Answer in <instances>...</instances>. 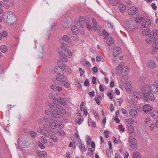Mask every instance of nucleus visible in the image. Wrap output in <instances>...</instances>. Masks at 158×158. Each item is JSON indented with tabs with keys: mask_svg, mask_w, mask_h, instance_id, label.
Masks as SVG:
<instances>
[{
	"mask_svg": "<svg viewBox=\"0 0 158 158\" xmlns=\"http://www.w3.org/2000/svg\"><path fill=\"white\" fill-rule=\"evenodd\" d=\"M66 111L65 109L60 106H58L56 110L52 112V114L53 116L56 118H60L61 114H65Z\"/></svg>",
	"mask_w": 158,
	"mask_h": 158,
	"instance_id": "1",
	"label": "nucleus"
},
{
	"mask_svg": "<svg viewBox=\"0 0 158 158\" xmlns=\"http://www.w3.org/2000/svg\"><path fill=\"white\" fill-rule=\"evenodd\" d=\"M117 70L120 71V74L122 77H124L125 78L126 81L127 79L126 76L129 73V69L127 67L123 68L121 64H119L117 67Z\"/></svg>",
	"mask_w": 158,
	"mask_h": 158,
	"instance_id": "2",
	"label": "nucleus"
},
{
	"mask_svg": "<svg viewBox=\"0 0 158 158\" xmlns=\"http://www.w3.org/2000/svg\"><path fill=\"white\" fill-rule=\"evenodd\" d=\"M56 79L61 82L60 85H61L66 88L69 87V84L66 81L67 78L64 76L63 75H59L56 77Z\"/></svg>",
	"mask_w": 158,
	"mask_h": 158,
	"instance_id": "3",
	"label": "nucleus"
},
{
	"mask_svg": "<svg viewBox=\"0 0 158 158\" xmlns=\"http://www.w3.org/2000/svg\"><path fill=\"white\" fill-rule=\"evenodd\" d=\"M16 19L15 16L13 14H8L7 16L6 22L10 25L13 24L16 21Z\"/></svg>",
	"mask_w": 158,
	"mask_h": 158,
	"instance_id": "4",
	"label": "nucleus"
},
{
	"mask_svg": "<svg viewBox=\"0 0 158 158\" xmlns=\"http://www.w3.org/2000/svg\"><path fill=\"white\" fill-rule=\"evenodd\" d=\"M142 94L144 96L143 100L146 102L148 101V98L151 101L154 100V97L153 93H150L149 92H148L147 94L145 93H143Z\"/></svg>",
	"mask_w": 158,
	"mask_h": 158,
	"instance_id": "5",
	"label": "nucleus"
},
{
	"mask_svg": "<svg viewBox=\"0 0 158 158\" xmlns=\"http://www.w3.org/2000/svg\"><path fill=\"white\" fill-rule=\"evenodd\" d=\"M129 142L130 146L132 148H137V141L134 137L130 136L129 138Z\"/></svg>",
	"mask_w": 158,
	"mask_h": 158,
	"instance_id": "6",
	"label": "nucleus"
},
{
	"mask_svg": "<svg viewBox=\"0 0 158 158\" xmlns=\"http://www.w3.org/2000/svg\"><path fill=\"white\" fill-rule=\"evenodd\" d=\"M36 130L39 133L46 136L48 137L50 136V133L47 130H44L42 128L40 127H37Z\"/></svg>",
	"mask_w": 158,
	"mask_h": 158,
	"instance_id": "7",
	"label": "nucleus"
},
{
	"mask_svg": "<svg viewBox=\"0 0 158 158\" xmlns=\"http://www.w3.org/2000/svg\"><path fill=\"white\" fill-rule=\"evenodd\" d=\"M59 99V100L56 98H54L52 99L54 102L56 103L59 104L63 105H65L66 102L64 99L62 97H60Z\"/></svg>",
	"mask_w": 158,
	"mask_h": 158,
	"instance_id": "8",
	"label": "nucleus"
},
{
	"mask_svg": "<svg viewBox=\"0 0 158 158\" xmlns=\"http://www.w3.org/2000/svg\"><path fill=\"white\" fill-rule=\"evenodd\" d=\"M138 11V9L134 6H132L128 10V14L130 15H133Z\"/></svg>",
	"mask_w": 158,
	"mask_h": 158,
	"instance_id": "9",
	"label": "nucleus"
},
{
	"mask_svg": "<svg viewBox=\"0 0 158 158\" xmlns=\"http://www.w3.org/2000/svg\"><path fill=\"white\" fill-rule=\"evenodd\" d=\"M150 93H156L158 91V86L155 84L151 85L149 87Z\"/></svg>",
	"mask_w": 158,
	"mask_h": 158,
	"instance_id": "10",
	"label": "nucleus"
},
{
	"mask_svg": "<svg viewBox=\"0 0 158 158\" xmlns=\"http://www.w3.org/2000/svg\"><path fill=\"white\" fill-rule=\"evenodd\" d=\"M62 40L69 44V46H73V43L71 41V39L67 35H64L62 37Z\"/></svg>",
	"mask_w": 158,
	"mask_h": 158,
	"instance_id": "11",
	"label": "nucleus"
},
{
	"mask_svg": "<svg viewBox=\"0 0 158 158\" xmlns=\"http://www.w3.org/2000/svg\"><path fill=\"white\" fill-rule=\"evenodd\" d=\"M151 24V22L149 19H146L143 20L142 23V26L144 28L149 27Z\"/></svg>",
	"mask_w": 158,
	"mask_h": 158,
	"instance_id": "12",
	"label": "nucleus"
},
{
	"mask_svg": "<svg viewBox=\"0 0 158 158\" xmlns=\"http://www.w3.org/2000/svg\"><path fill=\"white\" fill-rule=\"evenodd\" d=\"M152 107L148 104H146L144 106L143 111L146 113H150L152 109Z\"/></svg>",
	"mask_w": 158,
	"mask_h": 158,
	"instance_id": "13",
	"label": "nucleus"
},
{
	"mask_svg": "<svg viewBox=\"0 0 158 158\" xmlns=\"http://www.w3.org/2000/svg\"><path fill=\"white\" fill-rule=\"evenodd\" d=\"M55 71L56 74L59 75H63L64 73L63 69L59 66L56 67Z\"/></svg>",
	"mask_w": 158,
	"mask_h": 158,
	"instance_id": "14",
	"label": "nucleus"
},
{
	"mask_svg": "<svg viewBox=\"0 0 158 158\" xmlns=\"http://www.w3.org/2000/svg\"><path fill=\"white\" fill-rule=\"evenodd\" d=\"M121 52V48L119 47H116L113 50V55L114 57L117 56Z\"/></svg>",
	"mask_w": 158,
	"mask_h": 158,
	"instance_id": "15",
	"label": "nucleus"
},
{
	"mask_svg": "<svg viewBox=\"0 0 158 158\" xmlns=\"http://www.w3.org/2000/svg\"><path fill=\"white\" fill-rule=\"evenodd\" d=\"M158 31L156 29L153 30L151 32H150L149 37L152 38L157 35Z\"/></svg>",
	"mask_w": 158,
	"mask_h": 158,
	"instance_id": "16",
	"label": "nucleus"
},
{
	"mask_svg": "<svg viewBox=\"0 0 158 158\" xmlns=\"http://www.w3.org/2000/svg\"><path fill=\"white\" fill-rule=\"evenodd\" d=\"M153 43L152 44V47L155 48V50H158V37L155 38L153 41Z\"/></svg>",
	"mask_w": 158,
	"mask_h": 158,
	"instance_id": "17",
	"label": "nucleus"
},
{
	"mask_svg": "<svg viewBox=\"0 0 158 158\" xmlns=\"http://www.w3.org/2000/svg\"><path fill=\"white\" fill-rule=\"evenodd\" d=\"M79 23L80 26L83 27L85 25V22L84 18L82 16L80 17L79 18Z\"/></svg>",
	"mask_w": 158,
	"mask_h": 158,
	"instance_id": "18",
	"label": "nucleus"
},
{
	"mask_svg": "<svg viewBox=\"0 0 158 158\" xmlns=\"http://www.w3.org/2000/svg\"><path fill=\"white\" fill-rule=\"evenodd\" d=\"M147 66L149 68L154 69L156 66V64L152 60H149L147 63Z\"/></svg>",
	"mask_w": 158,
	"mask_h": 158,
	"instance_id": "19",
	"label": "nucleus"
},
{
	"mask_svg": "<svg viewBox=\"0 0 158 158\" xmlns=\"http://www.w3.org/2000/svg\"><path fill=\"white\" fill-rule=\"evenodd\" d=\"M129 113L131 116L133 118H135L138 115L136 110L134 109H131Z\"/></svg>",
	"mask_w": 158,
	"mask_h": 158,
	"instance_id": "20",
	"label": "nucleus"
},
{
	"mask_svg": "<svg viewBox=\"0 0 158 158\" xmlns=\"http://www.w3.org/2000/svg\"><path fill=\"white\" fill-rule=\"evenodd\" d=\"M92 28L94 31H96L97 28V22L94 18L92 19Z\"/></svg>",
	"mask_w": 158,
	"mask_h": 158,
	"instance_id": "21",
	"label": "nucleus"
},
{
	"mask_svg": "<svg viewBox=\"0 0 158 158\" xmlns=\"http://www.w3.org/2000/svg\"><path fill=\"white\" fill-rule=\"evenodd\" d=\"M37 155L40 158H44L47 155V153L45 151H39L37 152Z\"/></svg>",
	"mask_w": 158,
	"mask_h": 158,
	"instance_id": "22",
	"label": "nucleus"
},
{
	"mask_svg": "<svg viewBox=\"0 0 158 158\" xmlns=\"http://www.w3.org/2000/svg\"><path fill=\"white\" fill-rule=\"evenodd\" d=\"M119 9L122 13H124L126 10V7L123 4H119L118 7Z\"/></svg>",
	"mask_w": 158,
	"mask_h": 158,
	"instance_id": "23",
	"label": "nucleus"
},
{
	"mask_svg": "<svg viewBox=\"0 0 158 158\" xmlns=\"http://www.w3.org/2000/svg\"><path fill=\"white\" fill-rule=\"evenodd\" d=\"M77 145L82 153L86 152V149L84 144L79 143V144H77Z\"/></svg>",
	"mask_w": 158,
	"mask_h": 158,
	"instance_id": "24",
	"label": "nucleus"
},
{
	"mask_svg": "<svg viewBox=\"0 0 158 158\" xmlns=\"http://www.w3.org/2000/svg\"><path fill=\"white\" fill-rule=\"evenodd\" d=\"M57 103H51L49 104L48 106L50 108L54 111L57 108L58 105H57Z\"/></svg>",
	"mask_w": 158,
	"mask_h": 158,
	"instance_id": "25",
	"label": "nucleus"
},
{
	"mask_svg": "<svg viewBox=\"0 0 158 158\" xmlns=\"http://www.w3.org/2000/svg\"><path fill=\"white\" fill-rule=\"evenodd\" d=\"M114 39L111 37H109L106 40V42L108 45L110 46L114 43Z\"/></svg>",
	"mask_w": 158,
	"mask_h": 158,
	"instance_id": "26",
	"label": "nucleus"
},
{
	"mask_svg": "<svg viewBox=\"0 0 158 158\" xmlns=\"http://www.w3.org/2000/svg\"><path fill=\"white\" fill-rule=\"evenodd\" d=\"M151 31L149 29L147 28L143 30L142 31V34L144 36L149 35Z\"/></svg>",
	"mask_w": 158,
	"mask_h": 158,
	"instance_id": "27",
	"label": "nucleus"
},
{
	"mask_svg": "<svg viewBox=\"0 0 158 158\" xmlns=\"http://www.w3.org/2000/svg\"><path fill=\"white\" fill-rule=\"evenodd\" d=\"M109 2L113 6H115L120 2V0H109Z\"/></svg>",
	"mask_w": 158,
	"mask_h": 158,
	"instance_id": "28",
	"label": "nucleus"
},
{
	"mask_svg": "<svg viewBox=\"0 0 158 158\" xmlns=\"http://www.w3.org/2000/svg\"><path fill=\"white\" fill-rule=\"evenodd\" d=\"M44 51V48L43 46L40 47V52L39 53V57L42 58L43 57Z\"/></svg>",
	"mask_w": 158,
	"mask_h": 158,
	"instance_id": "29",
	"label": "nucleus"
},
{
	"mask_svg": "<svg viewBox=\"0 0 158 158\" xmlns=\"http://www.w3.org/2000/svg\"><path fill=\"white\" fill-rule=\"evenodd\" d=\"M0 50L2 52L5 53L7 52V48L6 45H3L1 46Z\"/></svg>",
	"mask_w": 158,
	"mask_h": 158,
	"instance_id": "30",
	"label": "nucleus"
},
{
	"mask_svg": "<svg viewBox=\"0 0 158 158\" xmlns=\"http://www.w3.org/2000/svg\"><path fill=\"white\" fill-rule=\"evenodd\" d=\"M152 117L154 118H158V111L157 110L153 111L152 114Z\"/></svg>",
	"mask_w": 158,
	"mask_h": 158,
	"instance_id": "31",
	"label": "nucleus"
},
{
	"mask_svg": "<svg viewBox=\"0 0 158 158\" xmlns=\"http://www.w3.org/2000/svg\"><path fill=\"white\" fill-rule=\"evenodd\" d=\"M71 29L72 31L75 34L77 33L78 31L77 27L75 25L72 26Z\"/></svg>",
	"mask_w": 158,
	"mask_h": 158,
	"instance_id": "32",
	"label": "nucleus"
},
{
	"mask_svg": "<svg viewBox=\"0 0 158 158\" xmlns=\"http://www.w3.org/2000/svg\"><path fill=\"white\" fill-rule=\"evenodd\" d=\"M128 131L129 134L133 133L134 131V128L132 126L130 125L128 127Z\"/></svg>",
	"mask_w": 158,
	"mask_h": 158,
	"instance_id": "33",
	"label": "nucleus"
},
{
	"mask_svg": "<svg viewBox=\"0 0 158 158\" xmlns=\"http://www.w3.org/2000/svg\"><path fill=\"white\" fill-rule=\"evenodd\" d=\"M133 157L134 158H140L141 156L139 153L137 152H135L133 153Z\"/></svg>",
	"mask_w": 158,
	"mask_h": 158,
	"instance_id": "34",
	"label": "nucleus"
},
{
	"mask_svg": "<svg viewBox=\"0 0 158 158\" xmlns=\"http://www.w3.org/2000/svg\"><path fill=\"white\" fill-rule=\"evenodd\" d=\"M96 60L97 62H100L101 61L104 62V60L102 57V56L100 55L97 56L96 57Z\"/></svg>",
	"mask_w": 158,
	"mask_h": 158,
	"instance_id": "35",
	"label": "nucleus"
},
{
	"mask_svg": "<svg viewBox=\"0 0 158 158\" xmlns=\"http://www.w3.org/2000/svg\"><path fill=\"white\" fill-rule=\"evenodd\" d=\"M29 133L30 135L34 138H35L37 136V133L33 131H30Z\"/></svg>",
	"mask_w": 158,
	"mask_h": 158,
	"instance_id": "36",
	"label": "nucleus"
},
{
	"mask_svg": "<svg viewBox=\"0 0 158 158\" xmlns=\"http://www.w3.org/2000/svg\"><path fill=\"white\" fill-rule=\"evenodd\" d=\"M49 126L52 128L54 129L57 127V123L53 122H51L49 123Z\"/></svg>",
	"mask_w": 158,
	"mask_h": 158,
	"instance_id": "37",
	"label": "nucleus"
},
{
	"mask_svg": "<svg viewBox=\"0 0 158 158\" xmlns=\"http://www.w3.org/2000/svg\"><path fill=\"white\" fill-rule=\"evenodd\" d=\"M144 19L143 17H137L135 19V21L138 23H139Z\"/></svg>",
	"mask_w": 158,
	"mask_h": 158,
	"instance_id": "38",
	"label": "nucleus"
},
{
	"mask_svg": "<svg viewBox=\"0 0 158 158\" xmlns=\"http://www.w3.org/2000/svg\"><path fill=\"white\" fill-rule=\"evenodd\" d=\"M61 48L62 50H64L65 51L67 50V49H68L67 48V45L64 43H62L61 44Z\"/></svg>",
	"mask_w": 158,
	"mask_h": 158,
	"instance_id": "39",
	"label": "nucleus"
},
{
	"mask_svg": "<svg viewBox=\"0 0 158 158\" xmlns=\"http://www.w3.org/2000/svg\"><path fill=\"white\" fill-rule=\"evenodd\" d=\"M88 151L89 152L87 153V155L88 156H92L94 155V151L90 148L88 149Z\"/></svg>",
	"mask_w": 158,
	"mask_h": 158,
	"instance_id": "40",
	"label": "nucleus"
},
{
	"mask_svg": "<svg viewBox=\"0 0 158 158\" xmlns=\"http://www.w3.org/2000/svg\"><path fill=\"white\" fill-rule=\"evenodd\" d=\"M75 85L80 89H82V87L79 81L77 79H75Z\"/></svg>",
	"mask_w": 158,
	"mask_h": 158,
	"instance_id": "41",
	"label": "nucleus"
},
{
	"mask_svg": "<svg viewBox=\"0 0 158 158\" xmlns=\"http://www.w3.org/2000/svg\"><path fill=\"white\" fill-rule=\"evenodd\" d=\"M57 127L60 128H62L63 127V123L60 122H56Z\"/></svg>",
	"mask_w": 158,
	"mask_h": 158,
	"instance_id": "42",
	"label": "nucleus"
},
{
	"mask_svg": "<svg viewBox=\"0 0 158 158\" xmlns=\"http://www.w3.org/2000/svg\"><path fill=\"white\" fill-rule=\"evenodd\" d=\"M23 142L22 141H20L19 140H18V146L19 148H21L24 147V144L22 145V143Z\"/></svg>",
	"mask_w": 158,
	"mask_h": 158,
	"instance_id": "43",
	"label": "nucleus"
},
{
	"mask_svg": "<svg viewBox=\"0 0 158 158\" xmlns=\"http://www.w3.org/2000/svg\"><path fill=\"white\" fill-rule=\"evenodd\" d=\"M134 121L132 118H129L127 120L126 122L130 124H132L134 123Z\"/></svg>",
	"mask_w": 158,
	"mask_h": 158,
	"instance_id": "44",
	"label": "nucleus"
},
{
	"mask_svg": "<svg viewBox=\"0 0 158 158\" xmlns=\"http://www.w3.org/2000/svg\"><path fill=\"white\" fill-rule=\"evenodd\" d=\"M41 142L43 143H45L47 142V140L46 138L44 137H41L40 138Z\"/></svg>",
	"mask_w": 158,
	"mask_h": 158,
	"instance_id": "45",
	"label": "nucleus"
},
{
	"mask_svg": "<svg viewBox=\"0 0 158 158\" xmlns=\"http://www.w3.org/2000/svg\"><path fill=\"white\" fill-rule=\"evenodd\" d=\"M38 146L41 149H44L45 148V146L43 143H41L40 142H38Z\"/></svg>",
	"mask_w": 158,
	"mask_h": 158,
	"instance_id": "46",
	"label": "nucleus"
},
{
	"mask_svg": "<svg viewBox=\"0 0 158 158\" xmlns=\"http://www.w3.org/2000/svg\"><path fill=\"white\" fill-rule=\"evenodd\" d=\"M50 139L54 142H56L57 140V138L56 136L51 135L50 136Z\"/></svg>",
	"mask_w": 158,
	"mask_h": 158,
	"instance_id": "47",
	"label": "nucleus"
},
{
	"mask_svg": "<svg viewBox=\"0 0 158 158\" xmlns=\"http://www.w3.org/2000/svg\"><path fill=\"white\" fill-rule=\"evenodd\" d=\"M103 34L104 38L105 39H106L109 35V33H107L105 30H103Z\"/></svg>",
	"mask_w": 158,
	"mask_h": 158,
	"instance_id": "48",
	"label": "nucleus"
},
{
	"mask_svg": "<svg viewBox=\"0 0 158 158\" xmlns=\"http://www.w3.org/2000/svg\"><path fill=\"white\" fill-rule=\"evenodd\" d=\"M65 69L66 72L68 73H70L71 72V70L70 68L68 66L65 67Z\"/></svg>",
	"mask_w": 158,
	"mask_h": 158,
	"instance_id": "49",
	"label": "nucleus"
},
{
	"mask_svg": "<svg viewBox=\"0 0 158 158\" xmlns=\"http://www.w3.org/2000/svg\"><path fill=\"white\" fill-rule=\"evenodd\" d=\"M133 96L134 98H137L139 97V94L137 92H134L133 94Z\"/></svg>",
	"mask_w": 158,
	"mask_h": 158,
	"instance_id": "50",
	"label": "nucleus"
},
{
	"mask_svg": "<svg viewBox=\"0 0 158 158\" xmlns=\"http://www.w3.org/2000/svg\"><path fill=\"white\" fill-rule=\"evenodd\" d=\"M79 71L80 73V76H82V75L84 74L85 73L84 70L83 69H82V68H79Z\"/></svg>",
	"mask_w": 158,
	"mask_h": 158,
	"instance_id": "51",
	"label": "nucleus"
},
{
	"mask_svg": "<svg viewBox=\"0 0 158 158\" xmlns=\"http://www.w3.org/2000/svg\"><path fill=\"white\" fill-rule=\"evenodd\" d=\"M65 52H67V55H68V57H71L72 55V53L71 51L67 49V50H66Z\"/></svg>",
	"mask_w": 158,
	"mask_h": 158,
	"instance_id": "52",
	"label": "nucleus"
},
{
	"mask_svg": "<svg viewBox=\"0 0 158 158\" xmlns=\"http://www.w3.org/2000/svg\"><path fill=\"white\" fill-rule=\"evenodd\" d=\"M86 27L89 31H91L92 30V26L90 24L87 23L86 24Z\"/></svg>",
	"mask_w": 158,
	"mask_h": 158,
	"instance_id": "53",
	"label": "nucleus"
},
{
	"mask_svg": "<svg viewBox=\"0 0 158 158\" xmlns=\"http://www.w3.org/2000/svg\"><path fill=\"white\" fill-rule=\"evenodd\" d=\"M72 39L74 41H77L78 40V38L77 35H75L73 36Z\"/></svg>",
	"mask_w": 158,
	"mask_h": 158,
	"instance_id": "54",
	"label": "nucleus"
},
{
	"mask_svg": "<svg viewBox=\"0 0 158 158\" xmlns=\"http://www.w3.org/2000/svg\"><path fill=\"white\" fill-rule=\"evenodd\" d=\"M151 38L149 37V38H147L146 40V42L148 44L151 43L152 42V40L151 39Z\"/></svg>",
	"mask_w": 158,
	"mask_h": 158,
	"instance_id": "55",
	"label": "nucleus"
},
{
	"mask_svg": "<svg viewBox=\"0 0 158 158\" xmlns=\"http://www.w3.org/2000/svg\"><path fill=\"white\" fill-rule=\"evenodd\" d=\"M88 94L91 97H93L94 96L95 94L94 92V91H92L91 92H89L88 93Z\"/></svg>",
	"mask_w": 158,
	"mask_h": 158,
	"instance_id": "56",
	"label": "nucleus"
},
{
	"mask_svg": "<svg viewBox=\"0 0 158 158\" xmlns=\"http://www.w3.org/2000/svg\"><path fill=\"white\" fill-rule=\"evenodd\" d=\"M61 59L64 62H66L68 60V59L67 56L65 55Z\"/></svg>",
	"mask_w": 158,
	"mask_h": 158,
	"instance_id": "57",
	"label": "nucleus"
},
{
	"mask_svg": "<svg viewBox=\"0 0 158 158\" xmlns=\"http://www.w3.org/2000/svg\"><path fill=\"white\" fill-rule=\"evenodd\" d=\"M95 100L98 105H99L100 104L101 102L98 98L96 97L95 98Z\"/></svg>",
	"mask_w": 158,
	"mask_h": 158,
	"instance_id": "58",
	"label": "nucleus"
},
{
	"mask_svg": "<svg viewBox=\"0 0 158 158\" xmlns=\"http://www.w3.org/2000/svg\"><path fill=\"white\" fill-rule=\"evenodd\" d=\"M58 133L59 135L61 136H63L65 135L64 132L62 130H60V132H58Z\"/></svg>",
	"mask_w": 158,
	"mask_h": 158,
	"instance_id": "59",
	"label": "nucleus"
},
{
	"mask_svg": "<svg viewBox=\"0 0 158 158\" xmlns=\"http://www.w3.org/2000/svg\"><path fill=\"white\" fill-rule=\"evenodd\" d=\"M106 153L108 157H111V153L110 150H107L106 151Z\"/></svg>",
	"mask_w": 158,
	"mask_h": 158,
	"instance_id": "60",
	"label": "nucleus"
},
{
	"mask_svg": "<svg viewBox=\"0 0 158 158\" xmlns=\"http://www.w3.org/2000/svg\"><path fill=\"white\" fill-rule=\"evenodd\" d=\"M43 119L44 121L46 123H48L49 122V118L46 116L44 117L43 118Z\"/></svg>",
	"mask_w": 158,
	"mask_h": 158,
	"instance_id": "61",
	"label": "nucleus"
},
{
	"mask_svg": "<svg viewBox=\"0 0 158 158\" xmlns=\"http://www.w3.org/2000/svg\"><path fill=\"white\" fill-rule=\"evenodd\" d=\"M2 36L5 37L7 36V32L6 31H4L2 33Z\"/></svg>",
	"mask_w": 158,
	"mask_h": 158,
	"instance_id": "62",
	"label": "nucleus"
},
{
	"mask_svg": "<svg viewBox=\"0 0 158 158\" xmlns=\"http://www.w3.org/2000/svg\"><path fill=\"white\" fill-rule=\"evenodd\" d=\"M62 90V88L60 86H56L55 91H60Z\"/></svg>",
	"mask_w": 158,
	"mask_h": 158,
	"instance_id": "63",
	"label": "nucleus"
},
{
	"mask_svg": "<svg viewBox=\"0 0 158 158\" xmlns=\"http://www.w3.org/2000/svg\"><path fill=\"white\" fill-rule=\"evenodd\" d=\"M107 95H108V97L110 99H112L113 98V96L111 92H109L107 94Z\"/></svg>",
	"mask_w": 158,
	"mask_h": 158,
	"instance_id": "64",
	"label": "nucleus"
}]
</instances>
